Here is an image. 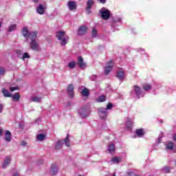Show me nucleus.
Instances as JSON below:
<instances>
[{
    "mask_svg": "<svg viewBox=\"0 0 176 176\" xmlns=\"http://www.w3.org/2000/svg\"><path fill=\"white\" fill-rule=\"evenodd\" d=\"M13 176H19V174H18L17 173H14V174L13 175Z\"/></svg>",
    "mask_w": 176,
    "mask_h": 176,
    "instance_id": "49",
    "label": "nucleus"
},
{
    "mask_svg": "<svg viewBox=\"0 0 176 176\" xmlns=\"http://www.w3.org/2000/svg\"><path fill=\"white\" fill-rule=\"evenodd\" d=\"M10 91H14L15 90H19V87H13L10 88Z\"/></svg>",
    "mask_w": 176,
    "mask_h": 176,
    "instance_id": "39",
    "label": "nucleus"
},
{
    "mask_svg": "<svg viewBox=\"0 0 176 176\" xmlns=\"http://www.w3.org/2000/svg\"><path fill=\"white\" fill-rule=\"evenodd\" d=\"M162 171H164V173H170V167L168 166H165L164 168H162Z\"/></svg>",
    "mask_w": 176,
    "mask_h": 176,
    "instance_id": "37",
    "label": "nucleus"
},
{
    "mask_svg": "<svg viewBox=\"0 0 176 176\" xmlns=\"http://www.w3.org/2000/svg\"><path fill=\"white\" fill-rule=\"evenodd\" d=\"M117 23H122V19H120V18L114 19L113 21V23H112V27H115V25H116Z\"/></svg>",
    "mask_w": 176,
    "mask_h": 176,
    "instance_id": "28",
    "label": "nucleus"
},
{
    "mask_svg": "<svg viewBox=\"0 0 176 176\" xmlns=\"http://www.w3.org/2000/svg\"><path fill=\"white\" fill-rule=\"evenodd\" d=\"M113 176H116V175H113Z\"/></svg>",
    "mask_w": 176,
    "mask_h": 176,
    "instance_id": "53",
    "label": "nucleus"
},
{
    "mask_svg": "<svg viewBox=\"0 0 176 176\" xmlns=\"http://www.w3.org/2000/svg\"><path fill=\"white\" fill-rule=\"evenodd\" d=\"M117 78L119 79L120 82H123V80H124V78H126V74L124 73V70L123 69H120L117 72Z\"/></svg>",
    "mask_w": 176,
    "mask_h": 176,
    "instance_id": "8",
    "label": "nucleus"
},
{
    "mask_svg": "<svg viewBox=\"0 0 176 176\" xmlns=\"http://www.w3.org/2000/svg\"><path fill=\"white\" fill-rule=\"evenodd\" d=\"M65 144L66 146L69 147V135H67V137L64 140H60L58 142L55 143V147L54 149L56 151H58L63 148V145Z\"/></svg>",
    "mask_w": 176,
    "mask_h": 176,
    "instance_id": "2",
    "label": "nucleus"
},
{
    "mask_svg": "<svg viewBox=\"0 0 176 176\" xmlns=\"http://www.w3.org/2000/svg\"><path fill=\"white\" fill-rule=\"evenodd\" d=\"M21 145L22 146H25V145H27V142H25V141H22L21 143Z\"/></svg>",
    "mask_w": 176,
    "mask_h": 176,
    "instance_id": "42",
    "label": "nucleus"
},
{
    "mask_svg": "<svg viewBox=\"0 0 176 176\" xmlns=\"http://www.w3.org/2000/svg\"><path fill=\"white\" fill-rule=\"evenodd\" d=\"M112 108H113V104L111 102H109L107 106V108H105V109H107V111H109L110 109H111Z\"/></svg>",
    "mask_w": 176,
    "mask_h": 176,
    "instance_id": "36",
    "label": "nucleus"
},
{
    "mask_svg": "<svg viewBox=\"0 0 176 176\" xmlns=\"http://www.w3.org/2000/svg\"><path fill=\"white\" fill-rule=\"evenodd\" d=\"M42 98L38 96H33L31 98V100L34 102H41Z\"/></svg>",
    "mask_w": 176,
    "mask_h": 176,
    "instance_id": "25",
    "label": "nucleus"
},
{
    "mask_svg": "<svg viewBox=\"0 0 176 176\" xmlns=\"http://www.w3.org/2000/svg\"><path fill=\"white\" fill-rule=\"evenodd\" d=\"M100 3H105V2H107V0H98Z\"/></svg>",
    "mask_w": 176,
    "mask_h": 176,
    "instance_id": "44",
    "label": "nucleus"
},
{
    "mask_svg": "<svg viewBox=\"0 0 176 176\" xmlns=\"http://www.w3.org/2000/svg\"><path fill=\"white\" fill-rule=\"evenodd\" d=\"M75 65H76V63H75V61L70 62L68 64V67L71 69H73V68H75Z\"/></svg>",
    "mask_w": 176,
    "mask_h": 176,
    "instance_id": "34",
    "label": "nucleus"
},
{
    "mask_svg": "<svg viewBox=\"0 0 176 176\" xmlns=\"http://www.w3.org/2000/svg\"><path fill=\"white\" fill-rule=\"evenodd\" d=\"M161 141H162V136H159L157 138V144H160Z\"/></svg>",
    "mask_w": 176,
    "mask_h": 176,
    "instance_id": "43",
    "label": "nucleus"
},
{
    "mask_svg": "<svg viewBox=\"0 0 176 176\" xmlns=\"http://www.w3.org/2000/svg\"><path fill=\"white\" fill-rule=\"evenodd\" d=\"M4 140L6 142H10L12 141V133L10 131H6Z\"/></svg>",
    "mask_w": 176,
    "mask_h": 176,
    "instance_id": "15",
    "label": "nucleus"
},
{
    "mask_svg": "<svg viewBox=\"0 0 176 176\" xmlns=\"http://www.w3.org/2000/svg\"><path fill=\"white\" fill-rule=\"evenodd\" d=\"M37 164H38V166H41V164H43V160H38L37 161Z\"/></svg>",
    "mask_w": 176,
    "mask_h": 176,
    "instance_id": "40",
    "label": "nucleus"
},
{
    "mask_svg": "<svg viewBox=\"0 0 176 176\" xmlns=\"http://www.w3.org/2000/svg\"><path fill=\"white\" fill-rule=\"evenodd\" d=\"M36 12L38 14H43L45 13V7L42 4H40L36 8Z\"/></svg>",
    "mask_w": 176,
    "mask_h": 176,
    "instance_id": "20",
    "label": "nucleus"
},
{
    "mask_svg": "<svg viewBox=\"0 0 176 176\" xmlns=\"http://www.w3.org/2000/svg\"><path fill=\"white\" fill-rule=\"evenodd\" d=\"M94 5V0H88L87 2V8L86 11L87 14H90L91 13V8Z\"/></svg>",
    "mask_w": 176,
    "mask_h": 176,
    "instance_id": "10",
    "label": "nucleus"
},
{
    "mask_svg": "<svg viewBox=\"0 0 176 176\" xmlns=\"http://www.w3.org/2000/svg\"><path fill=\"white\" fill-rule=\"evenodd\" d=\"M74 85H72V84H69L67 88V94H69V96L71 98H74Z\"/></svg>",
    "mask_w": 176,
    "mask_h": 176,
    "instance_id": "11",
    "label": "nucleus"
},
{
    "mask_svg": "<svg viewBox=\"0 0 176 176\" xmlns=\"http://www.w3.org/2000/svg\"><path fill=\"white\" fill-rule=\"evenodd\" d=\"M108 151L110 153L115 152V144H113V143H111L109 145Z\"/></svg>",
    "mask_w": 176,
    "mask_h": 176,
    "instance_id": "26",
    "label": "nucleus"
},
{
    "mask_svg": "<svg viewBox=\"0 0 176 176\" xmlns=\"http://www.w3.org/2000/svg\"><path fill=\"white\" fill-rule=\"evenodd\" d=\"M34 3H38V0H32Z\"/></svg>",
    "mask_w": 176,
    "mask_h": 176,
    "instance_id": "48",
    "label": "nucleus"
},
{
    "mask_svg": "<svg viewBox=\"0 0 176 176\" xmlns=\"http://www.w3.org/2000/svg\"><path fill=\"white\" fill-rule=\"evenodd\" d=\"M91 79L94 82L97 79V76L96 75H93L91 76Z\"/></svg>",
    "mask_w": 176,
    "mask_h": 176,
    "instance_id": "41",
    "label": "nucleus"
},
{
    "mask_svg": "<svg viewBox=\"0 0 176 176\" xmlns=\"http://www.w3.org/2000/svg\"><path fill=\"white\" fill-rule=\"evenodd\" d=\"M22 35L26 39H28V38L32 39V41L30 43V46L32 50H34L35 52H38V50H39V44H38L36 40V36H38V32H30V30H28V28L24 27L22 29Z\"/></svg>",
    "mask_w": 176,
    "mask_h": 176,
    "instance_id": "1",
    "label": "nucleus"
},
{
    "mask_svg": "<svg viewBox=\"0 0 176 176\" xmlns=\"http://www.w3.org/2000/svg\"><path fill=\"white\" fill-rule=\"evenodd\" d=\"M78 64L80 68H83L84 67H86V63L83 61V58L82 56H79L78 58Z\"/></svg>",
    "mask_w": 176,
    "mask_h": 176,
    "instance_id": "19",
    "label": "nucleus"
},
{
    "mask_svg": "<svg viewBox=\"0 0 176 176\" xmlns=\"http://www.w3.org/2000/svg\"><path fill=\"white\" fill-rule=\"evenodd\" d=\"M2 93L4 96V97H12V94L9 93V91L8 89L3 88Z\"/></svg>",
    "mask_w": 176,
    "mask_h": 176,
    "instance_id": "23",
    "label": "nucleus"
},
{
    "mask_svg": "<svg viewBox=\"0 0 176 176\" xmlns=\"http://www.w3.org/2000/svg\"><path fill=\"white\" fill-rule=\"evenodd\" d=\"M37 141H43L45 140V135L43 133H40L36 136Z\"/></svg>",
    "mask_w": 176,
    "mask_h": 176,
    "instance_id": "32",
    "label": "nucleus"
},
{
    "mask_svg": "<svg viewBox=\"0 0 176 176\" xmlns=\"http://www.w3.org/2000/svg\"><path fill=\"white\" fill-rule=\"evenodd\" d=\"M173 141H175V142H176V133H175L173 136Z\"/></svg>",
    "mask_w": 176,
    "mask_h": 176,
    "instance_id": "45",
    "label": "nucleus"
},
{
    "mask_svg": "<svg viewBox=\"0 0 176 176\" xmlns=\"http://www.w3.org/2000/svg\"><path fill=\"white\" fill-rule=\"evenodd\" d=\"M3 133V129L0 128V137L2 136Z\"/></svg>",
    "mask_w": 176,
    "mask_h": 176,
    "instance_id": "46",
    "label": "nucleus"
},
{
    "mask_svg": "<svg viewBox=\"0 0 176 176\" xmlns=\"http://www.w3.org/2000/svg\"><path fill=\"white\" fill-rule=\"evenodd\" d=\"M143 89L145 90V91H148V90H151V89H152V87L151 85L145 84L143 85Z\"/></svg>",
    "mask_w": 176,
    "mask_h": 176,
    "instance_id": "33",
    "label": "nucleus"
},
{
    "mask_svg": "<svg viewBox=\"0 0 176 176\" xmlns=\"http://www.w3.org/2000/svg\"><path fill=\"white\" fill-rule=\"evenodd\" d=\"M67 7L69 10H76V3L75 1H70L67 3Z\"/></svg>",
    "mask_w": 176,
    "mask_h": 176,
    "instance_id": "14",
    "label": "nucleus"
},
{
    "mask_svg": "<svg viewBox=\"0 0 176 176\" xmlns=\"http://www.w3.org/2000/svg\"><path fill=\"white\" fill-rule=\"evenodd\" d=\"M81 94H82V96H84L85 97H87L90 94V92H89V90L85 88L82 91Z\"/></svg>",
    "mask_w": 176,
    "mask_h": 176,
    "instance_id": "31",
    "label": "nucleus"
},
{
    "mask_svg": "<svg viewBox=\"0 0 176 176\" xmlns=\"http://www.w3.org/2000/svg\"><path fill=\"white\" fill-rule=\"evenodd\" d=\"M112 68H113V61L110 60L107 63V65L104 67L105 75H108L109 72L112 71Z\"/></svg>",
    "mask_w": 176,
    "mask_h": 176,
    "instance_id": "9",
    "label": "nucleus"
},
{
    "mask_svg": "<svg viewBox=\"0 0 176 176\" xmlns=\"http://www.w3.org/2000/svg\"><path fill=\"white\" fill-rule=\"evenodd\" d=\"M166 148L168 151H173L174 149V143L172 142H168L166 144Z\"/></svg>",
    "mask_w": 176,
    "mask_h": 176,
    "instance_id": "22",
    "label": "nucleus"
},
{
    "mask_svg": "<svg viewBox=\"0 0 176 176\" xmlns=\"http://www.w3.org/2000/svg\"><path fill=\"white\" fill-rule=\"evenodd\" d=\"M78 176H83V175H79Z\"/></svg>",
    "mask_w": 176,
    "mask_h": 176,
    "instance_id": "52",
    "label": "nucleus"
},
{
    "mask_svg": "<svg viewBox=\"0 0 176 176\" xmlns=\"http://www.w3.org/2000/svg\"><path fill=\"white\" fill-rule=\"evenodd\" d=\"M25 58H30V54L28 53L25 52L23 55L22 60H24Z\"/></svg>",
    "mask_w": 176,
    "mask_h": 176,
    "instance_id": "38",
    "label": "nucleus"
},
{
    "mask_svg": "<svg viewBox=\"0 0 176 176\" xmlns=\"http://www.w3.org/2000/svg\"><path fill=\"white\" fill-rule=\"evenodd\" d=\"M106 100L107 98L105 97V96L102 95L96 99V101L97 102H104Z\"/></svg>",
    "mask_w": 176,
    "mask_h": 176,
    "instance_id": "24",
    "label": "nucleus"
},
{
    "mask_svg": "<svg viewBox=\"0 0 176 176\" xmlns=\"http://www.w3.org/2000/svg\"><path fill=\"white\" fill-rule=\"evenodd\" d=\"M87 32V27L80 26L78 29V35H85Z\"/></svg>",
    "mask_w": 176,
    "mask_h": 176,
    "instance_id": "17",
    "label": "nucleus"
},
{
    "mask_svg": "<svg viewBox=\"0 0 176 176\" xmlns=\"http://www.w3.org/2000/svg\"><path fill=\"white\" fill-rule=\"evenodd\" d=\"M16 53H17V54H20V53H21V51H17Z\"/></svg>",
    "mask_w": 176,
    "mask_h": 176,
    "instance_id": "50",
    "label": "nucleus"
},
{
    "mask_svg": "<svg viewBox=\"0 0 176 176\" xmlns=\"http://www.w3.org/2000/svg\"><path fill=\"white\" fill-rule=\"evenodd\" d=\"M6 75V69L3 67H0V76Z\"/></svg>",
    "mask_w": 176,
    "mask_h": 176,
    "instance_id": "30",
    "label": "nucleus"
},
{
    "mask_svg": "<svg viewBox=\"0 0 176 176\" xmlns=\"http://www.w3.org/2000/svg\"><path fill=\"white\" fill-rule=\"evenodd\" d=\"M133 123H134V118L128 117L126 122V126L129 130H131V128L133 127Z\"/></svg>",
    "mask_w": 176,
    "mask_h": 176,
    "instance_id": "12",
    "label": "nucleus"
},
{
    "mask_svg": "<svg viewBox=\"0 0 176 176\" xmlns=\"http://www.w3.org/2000/svg\"><path fill=\"white\" fill-rule=\"evenodd\" d=\"M122 159L119 157H113L110 161L111 164H119Z\"/></svg>",
    "mask_w": 176,
    "mask_h": 176,
    "instance_id": "16",
    "label": "nucleus"
},
{
    "mask_svg": "<svg viewBox=\"0 0 176 176\" xmlns=\"http://www.w3.org/2000/svg\"><path fill=\"white\" fill-rule=\"evenodd\" d=\"M89 113H90V111L89 109V107H81L78 110V115H80L82 119H85V118H87V116H89Z\"/></svg>",
    "mask_w": 176,
    "mask_h": 176,
    "instance_id": "5",
    "label": "nucleus"
},
{
    "mask_svg": "<svg viewBox=\"0 0 176 176\" xmlns=\"http://www.w3.org/2000/svg\"><path fill=\"white\" fill-rule=\"evenodd\" d=\"M131 96H132V97H137L140 99L141 97L145 96V93L141 90V87L138 85H134L131 91Z\"/></svg>",
    "mask_w": 176,
    "mask_h": 176,
    "instance_id": "3",
    "label": "nucleus"
},
{
    "mask_svg": "<svg viewBox=\"0 0 176 176\" xmlns=\"http://www.w3.org/2000/svg\"><path fill=\"white\" fill-rule=\"evenodd\" d=\"M56 38L58 41H60L61 46H65L67 42H68V37L65 36V32L59 31L56 32Z\"/></svg>",
    "mask_w": 176,
    "mask_h": 176,
    "instance_id": "4",
    "label": "nucleus"
},
{
    "mask_svg": "<svg viewBox=\"0 0 176 176\" xmlns=\"http://www.w3.org/2000/svg\"><path fill=\"white\" fill-rule=\"evenodd\" d=\"M17 25L16 24H12L8 27V32H13V31H15Z\"/></svg>",
    "mask_w": 176,
    "mask_h": 176,
    "instance_id": "27",
    "label": "nucleus"
},
{
    "mask_svg": "<svg viewBox=\"0 0 176 176\" xmlns=\"http://www.w3.org/2000/svg\"><path fill=\"white\" fill-rule=\"evenodd\" d=\"M2 27V23L0 22V28Z\"/></svg>",
    "mask_w": 176,
    "mask_h": 176,
    "instance_id": "51",
    "label": "nucleus"
},
{
    "mask_svg": "<svg viewBox=\"0 0 176 176\" xmlns=\"http://www.w3.org/2000/svg\"><path fill=\"white\" fill-rule=\"evenodd\" d=\"M98 112L102 119H107V116H108V110L107 109L100 107L98 109Z\"/></svg>",
    "mask_w": 176,
    "mask_h": 176,
    "instance_id": "7",
    "label": "nucleus"
},
{
    "mask_svg": "<svg viewBox=\"0 0 176 176\" xmlns=\"http://www.w3.org/2000/svg\"><path fill=\"white\" fill-rule=\"evenodd\" d=\"M100 13L101 14L102 19H103L104 20H108V19L111 17V11L105 8H102L100 10Z\"/></svg>",
    "mask_w": 176,
    "mask_h": 176,
    "instance_id": "6",
    "label": "nucleus"
},
{
    "mask_svg": "<svg viewBox=\"0 0 176 176\" xmlns=\"http://www.w3.org/2000/svg\"><path fill=\"white\" fill-rule=\"evenodd\" d=\"M50 173L52 175H56V174L58 173V166H57V164H53L51 166Z\"/></svg>",
    "mask_w": 176,
    "mask_h": 176,
    "instance_id": "13",
    "label": "nucleus"
},
{
    "mask_svg": "<svg viewBox=\"0 0 176 176\" xmlns=\"http://www.w3.org/2000/svg\"><path fill=\"white\" fill-rule=\"evenodd\" d=\"M11 160L12 159L10 158V157H6L4 160V163L2 165L3 168H6V167H8L9 164H10Z\"/></svg>",
    "mask_w": 176,
    "mask_h": 176,
    "instance_id": "18",
    "label": "nucleus"
},
{
    "mask_svg": "<svg viewBox=\"0 0 176 176\" xmlns=\"http://www.w3.org/2000/svg\"><path fill=\"white\" fill-rule=\"evenodd\" d=\"M135 134L138 137L141 138L145 134V132L144 131V129H136Z\"/></svg>",
    "mask_w": 176,
    "mask_h": 176,
    "instance_id": "21",
    "label": "nucleus"
},
{
    "mask_svg": "<svg viewBox=\"0 0 176 176\" xmlns=\"http://www.w3.org/2000/svg\"><path fill=\"white\" fill-rule=\"evenodd\" d=\"M3 108V107L2 106V104H0V113L2 112Z\"/></svg>",
    "mask_w": 176,
    "mask_h": 176,
    "instance_id": "47",
    "label": "nucleus"
},
{
    "mask_svg": "<svg viewBox=\"0 0 176 176\" xmlns=\"http://www.w3.org/2000/svg\"><path fill=\"white\" fill-rule=\"evenodd\" d=\"M11 97L14 101H19V100H20V94H19V93H16L14 95H12Z\"/></svg>",
    "mask_w": 176,
    "mask_h": 176,
    "instance_id": "29",
    "label": "nucleus"
},
{
    "mask_svg": "<svg viewBox=\"0 0 176 176\" xmlns=\"http://www.w3.org/2000/svg\"><path fill=\"white\" fill-rule=\"evenodd\" d=\"M91 36L92 38H96L97 36V30L94 28L92 29Z\"/></svg>",
    "mask_w": 176,
    "mask_h": 176,
    "instance_id": "35",
    "label": "nucleus"
}]
</instances>
